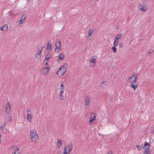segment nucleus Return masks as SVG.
<instances>
[{
  "instance_id": "19",
  "label": "nucleus",
  "mask_w": 154,
  "mask_h": 154,
  "mask_svg": "<svg viewBox=\"0 0 154 154\" xmlns=\"http://www.w3.org/2000/svg\"><path fill=\"white\" fill-rule=\"evenodd\" d=\"M41 55L37 54L35 57V60L37 61L40 60L41 58Z\"/></svg>"
},
{
  "instance_id": "37",
  "label": "nucleus",
  "mask_w": 154,
  "mask_h": 154,
  "mask_svg": "<svg viewBox=\"0 0 154 154\" xmlns=\"http://www.w3.org/2000/svg\"><path fill=\"white\" fill-rule=\"evenodd\" d=\"M0 30L2 31L4 30L3 27H2L1 26L0 27Z\"/></svg>"
},
{
  "instance_id": "20",
  "label": "nucleus",
  "mask_w": 154,
  "mask_h": 154,
  "mask_svg": "<svg viewBox=\"0 0 154 154\" xmlns=\"http://www.w3.org/2000/svg\"><path fill=\"white\" fill-rule=\"evenodd\" d=\"M43 49L42 47H39L38 48L37 54L41 55V53Z\"/></svg>"
},
{
  "instance_id": "39",
  "label": "nucleus",
  "mask_w": 154,
  "mask_h": 154,
  "mask_svg": "<svg viewBox=\"0 0 154 154\" xmlns=\"http://www.w3.org/2000/svg\"><path fill=\"white\" fill-rule=\"evenodd\" d=\"M6 122H5L4 123V126H5L6 125Z\"/></svg>"
},
{
  "instance_id": "40",
  "label": "nucleus",
  "mask_w": 154,
  "mask_h": 154,
  "mask_svg": "<svg viewBox=\"0 0 154 154\" xmlns=\"http://www.w3.org/2000/svg\"><path fill=\"white\" fill-rule=\"evenodd\" d=\"M146 1H150L152 0H145Z\"/></svg>"
},
{
  "instance_id": "26",
  "label": "nucleus",
  "mask_w": 154,
  "mask_h": 154,
  "mask_svg": "<svg viewBox=\"0 0 154 154\" xmlns=\"http://www.w3.org/2000/svg\"><path fill=\"white\" fill-rule=\"evenodd\" d=\"M130 86L131 88H133L134 90H135L136 88H137L136 86H135L133 84H131V85H130Z\"/></svg>"
},
{
  "instance_id": "3",
  "label": "nucleus",
  "mask_w": 154,
  "mask_h": 154,
  "mask_svg": "<svg viewBox=\"0 0 154 154\" xmlns=\"http://www.w3.org/2000/svg\"><path fill=\"white\" fill-rule=\"evenodd\" d=\"M73 148V144L71 143H68L64 148L63 154H69Z\"/></svg>"
},
{
  "instance_id": "11",
  "label": "nucleus",
  "mask_w": 154,
  "mask_h": 154,
  "mask_svg": "<svg viewBox=\"0 0 154 154\" xmlns=\"http://www.w3.org/2000/svg\"><path fill=\"white\" fill-rule=\"evenodd\" d=\"M149 148L150 145L149 144L146 142L143 146V148L146 151H147V152H150L151 150Z\"/></svg>"
},
{
  "instance_id": "12",
  "label": "nucleus",
  "mask_w": 154,
  "mask_h": 154,
  "mask_svg": "<svg viewBox=\"0 0 154 154\" xmlns=\"http://www.w3.org/2000/svg\"><path fill=\"white\" fill-rule=\"evenodd\" d=\"M96 58L95 56H93L91 58V60L90 61V64L91 65V66H94L95 64V62Z\"/></svg>"
},
{
  "instance_id": "36",
  "label": "nucleus",
  "mask_w": 154,
  "mask_h": 154,
  "mask_svg": "<svg viewBox=\"0 0 154 154\" xmlns=\"http://www.w3.org/2000/svg\"><path fill=\"white\" fill-rule=\"evenodd\" d=\"M8 118H9L8 121L10 122L11 121V117L10 116V117H8Z\"/></svg>"
},
{
  "instance_id": "14",
  "label": "nucleus",
  "mask_w": 154,
  "mask_h": 154,
  "mask_svg": "<svg viewBox=\"0 0 154 154\" xmlns=\"http://www.w3.org/2000/svg\"><path fill=\"white\" fill-rule=\"evenodd\" d=\"M23 16H22L21 18V19L20 20H19L18 21L19 24H17V26H19V24H22L24 23V21H25L26 19V17H23Z\"/></svg>"
},
{
  "instance_id": "4",
  "label": "nucleus",
  "mask_w": 154,
  "mask_h": 154,
  "mask_svg": "<svg viewBox=\"0 0 154 154\" xmlns=\"http://www.w3.org/2000/svg\"><path fill=\"white\" fill-rule=\"evenodd\" d=\"M65 90V87L64 86L63 84V82L60 85V87L59 88V98L60 100L63 99V97L62 96L63 94V91Z\"/></svg>"
},
{
  "instance_id": "32",
  "label": "nucleus",
  "mask_w": 154,
  "mask_h": 154,
  "mask_svg": "<svg viewBox=\"0 0 154 154\" xmlns=\"http://www.w3.org/2000/svg\"><path fill=\"white\" fill-rule=\"evenodd\" d=\"M152 51H153L152 50H149V51L147 54V55H149H149H150L149 54L152 53Z\"/></svg>"
},
{
  "instance_id": "13",
  "label": "nucleus",
  "mask_w": 154,
  "mask_h": 154,
  "mask_svg": "<svg viewBox=\"0 0 154 154\" xmlns=\"http://www.w3.org/2000/svg\"><path fill=\"white\" fill-rule=\"evenodd\" d=\"M11 112V106L9 103H7L6 105L5 112L8 114Z\"/></svg>"
},
{
  "instance_id": "18",
  "label": "nucleus",
  "mask_w": 154,
  "mask_h": 154,
  "mask_svg": "<svg viewBox=\"0 0 154 154\" xmlns=\"http://www.w3.org/2000/svg\"><path fill=\"white\" fill-rule=\"evenodd\" d=\"M51 57V54L48 52V54H47L45 56V60H46V62L45 63V64H46L47 63V61L48 60V59L50 58Z\"/></svg>"
},
{
  "instance_id": "9",
  "label": "nucleus",
  "mask_w": 154,
  "mask_h": 154,
  "mask_svg": "<svg viewBox=\"0 0 154 154\" xmlns=\"http://www.w3.org/2000/svg\"><path fill=\"white\" fill-rule=\"evenodd\" d=\"M96 119V115L94 112H91L90 117L89 119V123L91 124L92 122L95 120Z\"/></svg>"
},
{
  "instance_id": "6",
  "label": "nucleus",
  "mask_w": 154,
  "mask_h": 154,
  "mask_svg": "<svg viewBox=\"0 0 154 154\" xmlns=\"http://www.w3.org/2000/svg\"><path fill=\"white\" fill-rule=\"evenodd\" d=\"M85 107L87 109L89 106V103L90 102V99L88 97H86L85 98Z\"/></svg>"
},
{
  "instance_id": "24",
  "label": "nucleus",
  "mask_w": 154,
  "mask_h": 154,
  "mask_svg": "<svg viewBox=\"0 0 154 154\" xmlns=\"http://www.w3.org/2000/svg\"><path fill=\"white\" fill-rule=\"evenodd\" d=\"M112 52L114 53H116L117 52V50L116 47L113 46L112 47Z\"/></svg>"
},
{
  "instance_id": "21",
  "label": "nucleus",
  "mask_w": 154,
  "mask_h": 154,
  "mask_svg": "<svg viewBox=\"0 0 154 154\" xmlns=\"http://www.w3.org/2000/svg\"><path fill=\"white\" fill-rule=\"evenodd\" d=\"M93 30L92 29H89L88 30V37L91 36L92 34Z\"/></svg>"
},
{
  "instance_id": "34",
  "label": "nucleus",
  "mask_w": 154,
  "mask_h": 154,
  "mask_svg": "<svg viewBox=\"0 0 154 154\" xmlns=\"http://www.w3.org/2000/svg\"><path fill=\"white\" fill-rule=\"evenodd\" d=\"M119 47L120 48H122L123 47V45L122 43H120L119 44Z\"/></svg>"
},
{
  "instance_id": "38",
  "label": "nucleus",
  "mask_w": 154,
  "mask_h": 154,
  "mask_svg": "<svg viewBox=\"0 0 154 154\" xmlns=\"http://www.w3.org/2000/svg\"><path fill=\"white\" fill-rule=\"evenodd\" d=\"M12 154H16V152H15V151H14Z\"/></svg>"
},
{
  "instance_id": "1",
  "label": "nucleus",
  "mask_w": 154,
  "mask_h": 154,
  "mask_svg": "<svg viewBox=\"0 0 154 154\" xmlns=\"http://www.w3.org/2000/svg\"><path fill=\"white\" fill-rule=\"evenodd\" d=\"M30 137L32 142L34 143L37 142L38 140V137L35 130H32L30 131Z\"/></svg>"
},
{
  "instance_id": "35",
  "label": "nucleus",
  "mask_w": 154,
  "mask_h": 154,
  "mask_svg": "<svg viewBox=\"0 0 154 154\" xmlns=\"http://www.w3.org/2000/svg\"><path fill=\"white\" fill-rule=\"evenodd\" d=\"M4 129V127L3 126H1L0 127V130L2 131Z\"/></svg>"
},
{
  "instance_id": "33",
  "label": "nucleus",
  "mask_w": 154,
  "mask_h": 154,
  "mask_svg": "<svg viewBox=\"0 0 154 154\" xmlns=\"http://www.w3.org/2000/svg\"><path fill=\"white\" fill-rule=\"evenodd\" d=\"M150 152H147V151H144V152L143 153V154H150Z\"/></svg>"
},
{
  "instance_id": "42",
  "label": "nucleus",
  "mask_w": 154,
  "mask_h": 154,
  "mask_svg": "<svg viewBox=\"0 0 154 154\" xmlns=\"http://www.w3.org/2000/svg\"><path fill=\"white\" fill-rule=\"evenodd\" d=\"M106 154H110L109 153H107Z\"/></svg>"
},
{
  "instance_id": "23",
  "label": "nucleus",
  "mask_w": 154,
  "mask_h": 154,
  "mask_svg": "<svg viewBox=\"0 0 154 154\" xmlns=\"http://www.w3.org/2000/svg\"><path fill=\"white\" fill-rule=\"evenodd\" d=\"M119 44V41H117L116 39H115L113 43L114 46L116 47Z\"/></svg>"
},
{
  "instance_id": "28",
  "label": "nucleus",
  "mask_w": 154,
  "mask_h": 154,
  "mask_svg": "<svg viewBox=\"0 0 154 154\" xmlns=\"http://www.w3.org/2000/svg\"><path fill=\"white\" fill-rule=\"evenodd\" d=\"M26 113L27 115L28 114H31V110L29 109H27L26 111Z\"/></svg>"
},
{
  "instance_id": "8",
  "label": "nucleus",
  "mask_w": 154,
  "mask_h": 154,
  "mask_svg": "<svg viewBox=\"0 0 154 154\" xmlns=\"http://www.w3.org/2000/svg\"><path fill=\"white\" fill-rule=\"evenodd\" d=\"M55 46L56 47V48L55 49L56 51L58 52L61 50L60 48L61 44L60 42L56 41L55 42Z\"/></svg>"
},
{
  "instance_id": "22",
  "label": "nucleus",
  "mask_w": 154,
  "mask_h": 154,
  "mask_svg": "<svg viewBox=\"0 0 154 154\" xmlns=\"http://www.w3.org/2000/svg\"><path fill=\"white\" fill-rule=\"evenodd\" d=\"M122 35L121 33L118 34L116 36L115 39H116L117 41H119V39L121 37Z\"/></svg>"
},
{
  "instance_id": "31",
  "label": "nucleus",
  "mask_w": 154,
  "mask_h": 154,
  "mask_svg": "<svg viewBox=\"0 0 154 154\" xmlns=\"http://www.w3.org/2000/svg\"><path fill=\"white\" fill-rule=\"evenodd\" d=\"M14 148V149H15L14 151H15V152H17L19 150V149L17 148V147H15V148Z\"/></svg>"
},
{
  "instance_id": "29",
  "label": "nucleus",
  "mask_w": 154,
  "mask_h": 154,
  "mask_svg": "<svg viewBox=\"0 0 154 154\" xmlns=\"http://www.w3.org/2000/svg\"><path fill=\"white\" fill-rule=\"evenodd\" d=\"M67 67V65L66 64H64L63 65L61 66L60 67Z\"/></svg>"
},
{
  "instance_id": "5",
  "label": "nucleus",
  "mask_w": 154,
  "mask_h": 154,
  "mask_svg": "<svg viewBox=\"0 0 154 154\" xmlns=\"http://www.w3.org/2000/svg\"><path fill=\"white\" fill-rule=\"evenodd\" d=\"M66 71L65 68H60L57 71V74L58 76H60L64 74Z\"/></svg>"
},
{
  "instance_id": "2",
  "label": "nucleus",
  "mask_w": 154,
  "mask_h": 154,
  "mask_svg": "<svg viewBox=\"0 0 154 154\" xmlns=\"http://www.w3.org/2000/svg\"><path fill=\"white\" fill-rule=\"evenodd\" d=\"M138 8L143 12H146L148 10L146 5L144 2H142L139 3Z\"/></svg>"
},
{
  "instance_id": "7",
  "label": "nucleus",
  "mask_w": 154,
  "mask_h": 154,
  "mask_svg": "<svg viewBox=\"0 0 154 154\" xmlns=\"http://www.w3.org/2000/svg\"><path fill=\"white\" fill-rule=\"evenodd\" d=\"M137 75L136 74L135 75L134 74H133L130 78H129L128 80L130 83H133L136 80L137 78Z\"/></svg>"
},
{
  "instance_id": "30",
  "label": "nucleus",
  "mask_w": 154,
  "mask_h": 154,
  "mask_svg": "<svg viewBox=\"0 0 154 154\" xmlns=\"http://www.w3.org/2000/svg\"><path fill=\"white\" fill-rule=\"evenodd\" d=\"M136 147L137 148V149L138 150H140L141 149L140 147V146H138V145H137L136 146Z\"/></svg>"
},
{
  "instance_id": "10",
  "label": "nucleus",
  "mask_w": 154,
  "mask_h": 154,
  "mask_svg": "<svg viewBox=\"0 0 154 154\" xmlns=\"http://www.w3.org/2000/svg\"><path fill=\"white\" fill-rule=\"evenodd\" d=\"M49 70L48 68H43L40 70V73L42 75H46L48 74Z\"/></svg>"
},
{
  "instance_id": "15",
  "label": "nucleus",
  "mask_w": 154,
  "mask_h": 154,
  "mask_svg": "<svg viewBox=\"0 0 154 154\" xmlns=\"http://www.w3.org/2000/svg\"><path fill=\"white\" fill-rule=\"evenodd\" d=\"M62 145V140L59 139L57 142V146L58 148H59Z\"/></svg>"
},
{
  "instance_id": "27",
  "label": "nucleus",
  "mask_w": 154,
  "mask_h": 154,
  "mask_svg": "<svg viewBox=\"0 0 154 154\" xmlns=\"http://www.w3.org/2000/svg\"><path fill=\"white\" fill-rule=\"evenodd\" d=\"M51 44H48L47 46V50H50L51 49Z\"/></svg>"
},
{
  "instance_id": "25",
  "label": "nucleus",
  "mask_w": 154,
  "mask_h": 154,
  "mask_svg": "<svg viewBox=\"0 0 154 154\" xmlns=\"http://www.w3.org/2000/svg\"><path fill=\"white\" fill-rule=\"evenodd\" d=\"M4 30L5 31H6L8 29V26L7 25L5 24L3 26Z\"/></svg>"
},
{
  "instance_id": "41",
  "label": "nucleus",
  "mask_w": 154,
  "mask_h": 154,
  "mask_svg": "<svg viewBox=\"0 0 154 154\" xmlns=\"http://www.w3.org/2000/svg\"><path fill=\"white\" fill-rule=\"evenodd\" d=\"M20 153V152H18L17 153V154H19Z\"/></svg>"
},
{
  "instance_id": "16",
  "label": "nucleus",
  "mask_w": 154,
  "mask_h": 154,
  "mask_svg": "<svg viewBox=\"0 0 154 154\" xmlns=\"http://www.w3.org/2000/svg\"><path fill=\"white\" fill-rule=\"evenodd\" d=\"M64 55L62 53L60 54L58 56V61H62L63 60V58L64 57Z\"/></svg>"
},
{
  "instance_id": "17",
  "label": "nucleus",
  "mask_w": 154,
  "mask_h": 154,
  "mask_svg": "<svg viewBox=\"0 0 154 154\" xmlns=\"http://www.w3.org/2000/svg\"><path fill=\"white\" fill-rule=\"evenodd\" d=\"M27 119L28 121L29 122H31L32 121V115L31 114H28L27 115Z\"/></svg>"
}]
</instances>
